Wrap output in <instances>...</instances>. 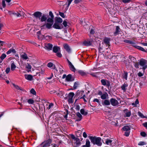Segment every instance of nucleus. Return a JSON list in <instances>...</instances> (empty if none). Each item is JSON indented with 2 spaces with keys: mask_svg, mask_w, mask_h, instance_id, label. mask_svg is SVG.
Here are the masks:
<instances>
[{
  "mask_svg": "<svg viewBox=\"0 0 147 147\" xmlns=\"http://www.w3.org/2000/svg\"><path fill=\"white\" fill-rule=\"evenodd\" d=\"M30 93L34 95L36 94V92L33 88H32L30 91Z\"/></svg>",
  "mask_w": 147,
  "mask_h": 147,
  "instance_id": "nucleus-48",
  "label": "nucleus"
},
{
  "mask_svg": "<svg viewBox=\"0 0 147 147\" xmlns=\"http://www.w3.org/2000/svg\"><path fill=\"white\" fill-rule=\"evenodd\" d=\"M75 140L76 141V144L78 146H79L81 144V142L80 140L78 138H76Z\"/></svg>",
  "mask_w": 147,
  "mask_h": 147,
  "instance_id": "nucleus-33",
  "label": "nucleus"
},
{
  "mask_svg": "<svg viewBox=\"0 0 147 147\" xmlns=\"http://www.w3.org/2000/svg\"><path fill=\"white\" fill-rule=\"evenodd\" d=\"M26 67L27 68L30 70L32 68V67L29 64H28V65L26 66Z\"/></svg>",
  "mask_w": 147,
  "mask_h": 147,
  "instance_id": "nucleus-59",
  "label": "nucleus"
},
{
  "mask_svg": "<svg viewBox=\"0 0 147 147\" xmlns=\"http://www.w3.org/2000/svg\"><path fill=\"white\" fill-rule=\"evenodd\" d=\"M10 71V68L9 67L7 68L5 70V72L6 74H8Z\"/></svg>",
  "mask_w": 147,
  "mask_h": 147,
  "instance_id": "nucleus-56",
  "label": "nucleus"
},
{
  "mask_svg": "<svg viewBox=\"0 0 147 147\" xmlns=\"http://www.w3.org/2000/svg\"><path fill=\"white\" fill-rule=\"evenodd\" d=\"M69 67L71 70L72 71L75 72L76 70V69L72 64L71 65H69Z\"/></svg>",
  "mask_w": 147,
  "mask_h": 147,
  "instance_id": "nucleus-37",
  "label": "nucleus"
},
{
  "mask_svg": "<svg viewBox=\"0 0 147 147\" xmlns=\"http://www.w3.org/2000/svg\"><path fill=\"white\" fill-rule=\"evenodd\" d=\"M49 15L50 16L51 18H54V16L52 11H50L49 12Z\"/></svg>",
  "mask_w": 147,
  "mask_h": 147,
  "instance_id": "nucleus-54",
  "label": "nucleus"
},
{
  "mask_svg": "<svg viewBox=\"0 0 147 147\" xmlns=\"http://www.w3.org/2000/svg\"><path fill=\"white\" fill-rule=\"evenodd\" d=\"M89 138L91 142L94 144H96L98 146H100L102 143L101 142V139L100 137L96 138L95 136H89Z\"/></svg>",
  "mask_w": 147,
  "mask_h": 147,
  "instance_id": "nucleus-1",
  "label": "nucleus"
},
{
  "mask_svg": "<svg viewBox=\"0 0 147 147\" xmlns=\"http://www.w3.org/2000/svg\"><path fill=\"white\" fill-rule=\"evenodd\" d=\"M28 102L30 104H33L34 102V100L31 99H28Z\"/></svg>",
  "mask_w": 147,
  "mask_h": 147,
  "instance_id": "nucleus-46",
  "label": "nucleus"
},
{
  "mask_svg": "<svg viewBox=\"0 0 147 147\" xmlns=\"http://www.w3.org/2000/svg\"><path fill=\"white\" fill-rule=\"evenodd\" d=\"M128 86V84L126 83H124L121 86V88L122 90H123L124 91H126V88Z\"/></svg>",
  "mask_w": 147,
  "mask_h": 147,
  "instance_id": "nucleus-23",
  "label": "nucleus"
},
{
  "mask_svg": "<svg viewBox=\"0 0 147 147\" xmlns=\"http://www.w3.org/2000/svg\"><path fill=\"white\" fill-rule=\"evenodd\" d=\"M138 75L139 77H141L143 76V74L140 72H139L138 73Z\"/></svg>",
  "mask_w": 147,
  "mask_h": 147,
  "instance_id": "nucleus-64",
  "label": "nucleus"
},
{
  "mask_svg": "<svg viewBox=\"0 0 147 147\" xmlns=\"http://www.w3.org/2000/svg\"><path fill=\"white\" fill-rule=\"evenodd\" d=\"M92 44V41H84L83 42V44L84 46H90Z\"/></svg>",
  "mask_w": 147,
  "mask_h": 147,
  "instance_id": "nucleus-12",
  "label": "nucleus"
},
{
  "mask_svg": "<svg viewBox=\"0 0 147 147\" xmlns=\"http://www.w3.org/2000/svg\"><path fill=\"white\" fill-rule=\"evenodd\" d=\"M56 55L59 57H61L62 56V55L59 52H58L57 53Z\"/></svg>",
  "mask_w": 147,
  "mask_h": 147,
  "instance_id": "nucleus-53",
  "label": "nucleus"
},
{
  "mask_svg": "<svg viewBox=\"0 0 147 147\" xmlns=\"http://www.w3.org/2000/svg\"><path fill=\"white\" fill-rule=\"evenodd\" d=\"M129 59L131 60L132 61H133V62H134L135 61V59L134 57H133L132 56H130L129 57Z\"/></svg>",
  "mask_w": 147,
  "mask_h": 147,
  "instance_id": "nucleus-47",
  "label": "nucleus"
},
{
  "mask_svg": "<svg viewBox=\"0 0 147 147\" xmlns=\"http://www.w3.org/2000/svg\"><path fill=\"white\" fill-rule=\"evenodd\" d=\"M13 86L15 88H16V89L17 90H22V89L20 88L19 87V86L17 85H16L14 84H13Z\"/></svg>",
  "mask_w": 147,
  "mask_h": 147,
  "instance_id": "nucleus-39",
  "label": "nucleus"
},
{
  "mask_svg": "<svg viewBox=\"0 0 147 147\" xmlns=\"http://www.w3.org/2000/svg\"><path fill=\"white\" fill-rule=\"evenodd\" d=\"M70 136L71 137V138L73 140H75L77 138L75 137V136L73 135V134H71L70 135Z\"/></svg>",
  "mask_w": 147,
  "mask_h": 147,
  "instance_id": "nucleus-62",
  "label": "nucleus"
},
{
  "mask_svg": "<svg viewBox=\"0 0 147 147\" xmlns=\"http://www.w3.org/2000/svg\"><path fill=\"white\" fill-rule=\"evenodd\" d=\"M47 66L49 67H51L53 69H55V65L49 62L47 65Z\"/></svg>",
  "mask_w": 147,
  "mask_h": 147,
  "instance_id": "nucleus-25",
  "label": "nucleus"
},
{
  "mask_svg": "<svg viewBox=\"0 0 147 147\" xmlns=\"http://www.w3.org/2000/svg\"><path fill=\"white\" fill-rule=\"evenodd\" d=\"M63 22L62 19L60 17L56 18L55 22L57 23L60 24L62 23Z\"/></svg>",
  "mask_w": 147,
  "mask_h": 147,
  "instance_id": "nucleus-18",
  "label": "nucleus"
},
{
  "mask_svg": "<svg viewBox=\"0 0 147 147\" xmlns=\"http://www.w3.org/2000/svg\"><path fill=\"white\" fill-rule=\"evenodd\" d=\"M16 52V51L14 49H11L7 52L6 53L8 55L11 53H15Z\"/></svg>",
  "mask_w": 147,
  "mask_h": 147,
  "instance_id": "nucleus-29",
  "label": "nucleus"
},
{
  "mask_svg": "<svg viewBox=\"0 0 147 147\" xmlns=\"http://www.w3.org/2000/svg\"><path fill=\"white\" fill-rule=\"evenodd\" d=\"M120 32V29L119 26H116L115 31L114 32V36H116L119 34V33Z\"/></svg>",
  "mask_w": 147,
  "mask_h": 147,
  "instance_id": "nucleus-20",
  "label": "nucleus"
},
{
  "mask_svg": "<svg viewBox=\"0 0 147 147\" xmlns=\"http://www.w3.org/2000/svg\"><path fill=\"white\" fill-rule=\"evenodd\" d=\"M64 48L69 53H70L71 52V49L70 48L69 46L67 44H65L64 45Z\"/></svg>",
  "mask_w": 147,
  "mask_h": 147,
  "instance_id": "nucleus-19",
  "label": "nucleus"
},
{
  "mask_svg": "<svg viewBox=\"0 0 147 147\" xmlns=\"http://www.w3.org/2000/svg\"><path fill=\"white\" fill-rule=\"evenodd\" d=\"M127 74L128 73L127 72H126L125 71H124V74L123 75V78H125L126 79V80H127Z\"/></svg>",
  "mask_w": 147,
  "mask_h": 147,
  "instance_id": "nucleus-35",
  "label": "nucleus"
},
{
  "mask_svg": "<svg viewBox=\"0 0 147 147\" xmlns=\"http://www.w3.org/2000/svg\"><path fill=\"white\" fill-rule=\"evenodd\" d=\"M25 77L26 79L30 81H31L33 80V76L31 75H25Z\"/></svg>",
  "mask_w": 147,
  "mask_h": 147,
  "instance_id": "nucleus-14",
  "label": "nucleus"
},
{
  "mask_svg": "<svg viewBox=\"0 0 147 147\" xmlns=\"http://www.w3.org/2000/svg\"><path fill=\"white\" fill-rule=\"evenodd\" d=\"M140 134L141 136H142L143 137H145L146 136V134L144 131H143V132H141L140 133Z\"/></svg>",
  "mask_w": 147,
  "mask_h": 147,
  "instance_id": "nucleus-45",
  "label": "nucleus"
},
{
  "mask_svg": "<svg viewBox=\"0 0 147 147\" xmlns=\"http://www.w3.org/2000/svg\"><path fill=\"white\" fill-rule=\"evenodd\" d=\"M67 24V22L65 20H64L63 21V25H64V27H65L67 28V27H69V26Z\"/></svg>",
  "mask_w": 147,
  "mask_h": 147,
  "instance_id": "nucleus-42",
  "label": "nucleus"
},
{
  "mask_svg": "<svg viewBox=\"0 0 147 147\" xmlns=\"http://www.w3.org/2000/svg\"><path fill=\"white\" fill-rule=\"evenodd\" d=\"M66 114L64 116V118H65L66 119H67V116L68 114V111L67 110H66Z\"/></svg>",
  "mask_w": 147,
  "mask_h": 147,
  "instance_id": "nucleus-60",
  "label": "nucleus"
},
{
  "mask_svg": "<svg viewBox=\"0 0 147 147\" xmlns=\"http://www.w3.org/2000/svg\"><path fill=\"white\" fill-rule=\"evenodd\" d=\"M147 63V61L142 59L140 61V65L141 66H143L142 69L144 70L147 68V65L146 64Z\"/></svg>",
  "mask_w": 147,
  "mask_h": 147,
  "instance_id": "nucleus-3",
  "label": "nucleus"
},
{
  "mask_svg": "<svg viewBox=\"0 0 147 147\" xmlns=\"http://www.w3.org/2000/svg\"><path fill=\"white\" fill-rule=\"evenodd\" d=\"M42 13L40 11H36L34 12L33 14L34 17L36 18H39L40 19V17L42 16Z\"/></svg>",
  "mask_w": 147,
  "mask_h": 147,
  "instance_id": "nucleus-7",
  "label": "nucleus"
},
{
  "mask_svg": "<svg viewBox=\"0 0 147 147\" xmlns=\"http://www.w3.org/2000/svg\"><path fill=\"white\" fill-rule=\"evenodd\" d=\"M13 14L14 15H16L18 17H20L22 16L21 14H20V13H19L18 12H17L16 13H13Z\"/></svg>",
  "mask_w": 147,
  "mask_h": 147,
  "instance_id": "nucleus-50",
  "label": "nucleus"
},
{
  "mask_svg": "<svg viewBox=\"0 0 147 147\" xmlns=\"http://www.w3.org/2000/svg\"><path fill=\"white\" fill-rule=\"evenodd\" d=\"M74 95L73 92H70L69 93L68 95L69 98H73V97Z\"/></svg>",
  "mask_w": 147,
  "mask_h": 147,
  "instance_id": "nucleus-38",
  "label": "nucleus"
},
{
  "mask_svg": "<svg viewBox=\"0 0 147 147\" xmlns=\"http://www.w3.org/2000/svg\"><path fill=\"white\" fill-rule=\"evenodd\" d=\"M146 144V143L144 142H140L138 144L139 145L142 146Z\"/></svg>",
  "mask_w": 147,
  "mask_h": 147,
  "instance_id": "nucleus-52",
  "label": "nucleus"
},
{
  "mask_svg": "<svg viewBox=\"0 0 147 147\" xmlns=\"http://www.w3.org/2000/svg\"><path fill=\"white\" fill-rule=\"evenodd\" d=\"M53 19L54 18H49L47 19V21L48 22V23L53 24Z\"/></svg>",
  "mask_w": 147,
  "mask_h": 147,
  "instance_id": "nucleus-34",
  "label": "nucleus"
},
{
  "mask_svg": "<svg viewBox=\"0 0 147 147\" xmlns=\"http://www.w3.org/2000/svg\"><path fill=\"white\" fill-rule=\"evenodd\" d=\"M59 24L55 22L54 24L53 25V28L58 29H61L63 28V26H62L61 27L59 25Z\"/></svg>",
  "mask_w": 147,
  "mask_h": 147,
  "instance_id": "nucleus-8",
  "label": "nucleus"
},
{
  "mask_svg": "<svg viewBox=\"0 0 147 147\" xmlns=\"http://www.w3.org/2000/svg\"><path fill=\"white\" fill-rule=\"evenodd\" d=\"M122 1L124 3H129L131 1V0H122Z\"/></svg>",
  "mask_w": 147,
  "mask_h": 147,
  "instance_id": "nucleus-57",
  "label": "nucleus"
},
{
  "mask_svg": "<svg viewBox=\"0 0 147 147\" xmlns=\"http://www.w3.org/2000/svg\"><path fill=\"white\" fill-rule=\"evenodd\" d=\"M110 101L111 105L113 106H116L119 104L118 101L115 98H111Z\"/></svg>",
  "mask_w": 147,
  "mask_h": 147,
  "instance_id": "nucleus-5",
  "label": "nucleus"
},
{
  "mask_svg": "<svg viewBox=\"0 0 147 147\" xmlns=\"http://www.w3.org/2000/svg\"><path fill=\"white\" fill-rule=\"evenodd\" d=\"M73 0H67V2H68V4L67 5V7H69L71 3L73 1Z\"/></svg>",
  "mask_w": 147,
  "mask_h": 147,
  "instance_id": "nucleus-55",
  "label": "nucleus"
},
{
  "mask_svg": "<svg viewBox=\"0 0 147 147\" xmlns=\"http://www.w3.org/2000/svg\"><path fill=\"white\" fill-rule=\"evenodd\" d=\"M124 42L125 43L131 44L133 46V45H135V43L134 42L132 41H130L129 40H124Z\"/></svg>",
  "mask_w": 147,
  "mask_h": 147,
  "instance_id": "nucleus-30",
  "label": "nucleus"
},
{
  "mask_svg": "<svg viewBox=\"0 0 147 147\" xmlns=\"http://www.w3.org/2000/svg\"><path fill=\"white\" fill-rule=\"evenodd\" d=\"M66 80L68 82L72 81L74 80V78H72L71 74H69L67 76Z\"/></svg>",
  "mask_w": 147,
  "mask_h": 147,
  "instance_id": "nucleus-10",
  "label": "nucleus"
},
{
  "mask_svg": "<svg viewBox=\"0 0 147 147\" xmlns=\"http://www.w3.org/2000/svg\"><path fill=\"white\" fill-rule=\"evenodd\" d=\"M90 142L88 139H86V145H83L82 147H90Z\"/></svg>",
  "mask_w": 147,
  "mask_h": 147,
  "instance_id": "nucleus-24",
  "label": "nucleus"
},
{
  "mask_svg": "<svg viewBox=\"0 0 147 147\" xmlns=\"http://www.w3.org/2000/svg\"><path fill=\"white\" fill-rule=\"evenodd\" d=\"M46 49L48 50H51L53 48V45L50 43H48L45 45Z\"/></svg>",
  "mask_w": 147,
  "mask_h": 147,
  "instance_id": "nucleus-16",
  "label": "nucleus"
},
{
  "mask_svg": "<svg viewBox=\"0 0 147 147\" xmlns=\"http://www.w3.org/2000/svg\"><path fill=\"white\" fill-rule=\"evenodd\" d=\"M101 82L102 85L106 86L107 87H109L110 86V82L109 80L102 79L101 80Z\"/></svg>",
  "mask_w": 147,
  "mask_h": 147,
  "instance_id": "nucleus-4",
  "label": "nucleus"
},
{
  "mask_svg": "<svg viewBox=\"0 0 147 147\" xmlns=\"http://www.w3.org/2000/svg\"><path fill=\"white\" fill-rule=\"evenodd\" d=\"M123 111L125 114L126 117H129L131 115V113L127 109H125L123 110Z\"/></svg>",
  "mask_w": 147,
  "mask_h": 147,
  "instance_id": "nucleus-11",
  "label": "nucleus"
},
{
  "mask_svg": "<svg viewBox=\"0 0 147 147\" xmlns=\"http://www.w3.org/2000/svg\"><path fill=\"white\" fill-rule=\"evenodd\" d=\"M11 69L12 71H14L15 70V69L16 67V66L15 65L14 62L13 61H11Z\"/></svg>",
  "mask_w": 147,
  "mask_h": 147,
  "instance_id": "nucleus-27",
  "label": "nucleus"
},
{
  "mask_svg": "<svg viewBox=\"0 0 147 147\" xmlns=\"http://www.w3.org/2000/svg\"><path fill=\"white\" fill-rule=\"evenodd\" d=\"M133 46L135 47L136 48L139 49V50H140V51H143V52H147V49H146L142 48V47H141L140 46H137V45H133Z\"/></svg>",
  "mask_w": 147,
  "mask_h": 147,
  "instance_id": "nucleus-9",
  "label": "nucleus"
},
{
  "mask_svg": "<svg viewBox=\"0 0 147 147\" xmlns=\"http://www.w3.org/2000/svg\"><path fill=\"white\" fill-rule=\"evenodd\" d=\"M47 18L46 17V15L45 14H43L41 16L40 19V21L41 22L45 21L47 20Z\"/></svg>",
  "mask_w": 147,
  "mask_h": 147,
  "instance_id": "nucleus-26",
  "label": "nucleus"
},
{
  "mask_svg": "<svg viewBox=\"0 0 147 147\" xmlns=\"http://www.w3.org/2000/svg\"><path fill=\"white\" fill-rule=\"evenodd\" d=\"M143 125L147 129V122H146L143 124Z\"/></svg>",
  "mask_w": 147,
  "mask_h": 147,
  "instance_id": "nucleus-63",
  "label": "nucleus"
},
{
  "mask_svg": "<svg viewBox=\"0 0 147 147\" xmlns=\"http://www.w3.org/2000/svg\"><path fill=\"white\" fill-rule=\"evenodd\" d=\"M105 143L108 145H110L112 147H116V142L109 139H107L106 140Z\"/></svg>",
  "mask_w": 147,
  "mask_h": 147,
  "instance_id": "nucleus-2",
  "label": "nucleus"
},
{
  "mask_svg": "<svg viewBox=\"0 0 147 147\" xmlns=\"http://www.w3.org/2000/svg\"><path fill=\"white\" fill-rule=\"evenodd\" d=\"M42 36H43L44 37V38H46L47 40H48V39L51 40L52 38V37L50 36H45H45L44 35H42Z\"/></svg>",
  "mask_w": 147,
  "mask_h": 147,
  "instance_id": "nucleus-49",
  "label": "nucleus"
},
{
  "mask_svg": "<svg viewBox=\"0 0 147 147\" xmlns=\"http://www.w3.org/2000/svg\"><path fill=\"white\" fill-rule=\"evenodd\" d=\"M82 0H75L74 2L75 4L78 3L82 1Z\"/></svg>",
  "mask_w": 147,
  "mask_h": 147,
  "instance_id": "nucleus-58",
  "label": "nucleus"
},
{
  "mask_svg": "<svg viewBox=\"0 0 147 147\" xmlns=\"http://www.w3.org/2000/svg\"><path fill=\"white\" fill-rule=\"evenodd\" d=\"M108 96V94L107 92H105L104 94L102 95L101 98L102 99H105L107 98V96Z\"/></svg>",
  "mask_w": 147,
  "mask_h": 147,
  "instance_id": "nucleus-31",
  "label": "nucleus"
},
{
  "mask_svg": "<svg viewBox=\"0 0 147 147\" xmlns=\"http://www.w3.org/2000/svg\"><path fill=\"white\" fill-rule=\"evenodd\" d=\"M131 127L130 125H125L122 128V129L124 131H127L130 130Z\"/></svg>",
  "mask_w": 147,
  "mask_h": 147,
  "instance_id": "nucleus-21",
  "label": "nucleus"
},
{
  "mask_svg": "<svg viewBox=\"0 0 147 147\" xmlns=\"http://www.w3.org/2000/svg\"><path fill=\"white\" fill-rule=\"evenodd\" d=\"M60 48L57 46H54L53 48V51L55 53H57L58 52H60Z\"/></svg>",
  "mask_w": 147,
  "mask_h": 147,
  "instance_id": "nucleus-17",
  "label": "nucleus"
},
{
  "mask_svg": "<svg viewBox=\"0 0 147 147\" xmlns=\"http://www.w3.org/2000/svg\"><path fill=\"white\" fill-rule=\"evenodd\" d=\"M53 24L51 23H47L43 25L41 27V29L44 28L45 26L48 29H50L52 27V26L53 25Z\"/></svg>",
  "mask_w": 147,
  "mask_h": 147,
  "instance_id": "nucleus-6",
  "label": "nucleus"
},
{
  "mask_svg": "<svg viewBox=\"0 0 147 147\" xmlns=\"http://www.w3.org/2000/svg\"><path fill=\"white\" fill-rule=\"evenodd\" d=\"M78 72L80 75L82 76H85L86 75V73L82 70H79L78 71Z\"/></svg>",
  "mask_w": 147,
  "mask_h": 147,
  "instance_id": "nucleus-36",
  "label": "nucleus"
},
{
  "mask_svg": "<svg viewBox=\"0 0 147 147\" xmlns=\"http://www.w3.org/2000/svg\"><path fill=\"white\" fill-rule=\"evenodd\" d=\"M110 39L108 38H105L104 39V43L108 47L110 46Z\"/></svg>",
  "mask_w": 147,
  "mask_h": 147,
  "instance_id": "nucleus-15",
  "label": "nucleus"
},
{
  "mask_svg": "<svg viewBox=\"0 0 147 147\" xmlns=\"http://www.w3.org/2000/svg\"><path fill=\"white\" fill-rule=\"evenodd\" d=\"M80 112L83 115H87L88 113L87 111H85L84 109H82L80 110Z\"/></svg>",
  "mask_w": 147,
  "mask_h": 147,
  "instance_id": "nucleus-32",
  "label": "nucleus"
},
{
  "mask_svg": "<svg viewBox=\"0 0 147 147\" xmlns=\"http://www.w3.org/2000/svg\"><path fill=\"white\" fill-rule=\"evenodd\" d=\"M2 5L3 7H5L6 5L5 4V0H3L2 1Z\"/></svg>",
  "mask_w": 147,
  "mask_h": 147,
  "instance_id": "nucleus-61",
  "label": "nucleus"
},
{
  "mask_svg": "<svg viewBox=\"0 0 147 147\" xmlns=\"http://www.w3.org/2000/svg\"><path fill=\"white\" fill-rule=\"evenodd\" d=\"M20 57L22 58L25 60H26L28 59L26 54L25 53L21 55Z\"/></svg>",
  "mask_w": 147,
  "mask_h": 147,
  "instance_id": "nucleus-28",
  "label": "nucleus"
},
{
  "mask_svg": "<svg viewBox=\"0 0 147 147\" xmlns=\"http://www.w3.org/2000/svg\"><path fill=\"white\" fill-rule=\"evenodd\" d=\"M102 104L103 105L108 106L110 105V102L108 100H105Z\"/></svg>",
  "mask_w": 147,
  "mask_h": 147,
  "instance_id": "nucleus-22",
  "label": "nucleus"
},
{
  "mask_svg": "<svg viewBox=\"0 0 147 147\" xmlns=\"http://www.w3.org/2000/svg\"><path fill=\"white\" fill-rule=\"evenodd\" d=\"M139 104V101L138 99H137L134 102H133L132 103L133 105H135L136 106V105Z\"/></svg>",
  "mask_w": 147,
  "mask_h": 147,
  "instance_id": "nucleus-43",
  "label": "nucleus"
},
{
  "mask_svg": "<svg viewBox=\"0 0 147 147\" xmlns=\"http://www.w3.org/2000/svg\"><path fill=\"white\" fill-rule=\"evenodd\" d=\"M6 57V55L5 54L3 53L2 54L0 57V58L1 60H3Z\"/></svg>",
  "mask_w": 147,
  "mask_h": 147,
  "instance_id": "nucleus-41",
  "label": "nucleus"
},
{
  "mask_svg": "<svg viewBox=\"0 0 147 147\" xmlns=\"http://www.w3.org/2000/svg\"><path fill=\"white\" fill-rule=\"evenodd\" d=\"M138 115L142 118H144V117H145V116L143 115V114L140 112H138Z\"/></svg>",
  "mask_w": 147,
  "mask_h": 147,
  "instance_id": "nucleus-44",
  "label": "nucleus"
},
{
  "mask_svg": "<svg viewBox=\"0 0 147 147\" xmlns=\"http://www.w3.org/2000/svg\"><path fill=\"white\" fill-rule=\"evenodd\" d=\"M76 115L77 117L78 118H77L76 121H79L81 120L82 119V116L79 112H78L76 114Z\"/></svg>",
  "mask_w": 147,
  "mask_h": 147,
  "instance_id": "nucleus-13",
  "label": "nucleus"
},
{
  "mask_svg": "<svg viewBox=\"0 0 147 147\" xmlns=\"http://www.w3.org/2000/svg\"><path fill=\"white\" fill-rule=\"evenodd\" d=\"M79 84L78 82H75L74 84L73 88L74 89H76L78 87Z\"/></svg>",
  "mask_w": 147,
  "mask_h": 147,
  "instance_id": "nucleus-40",
  "label": "nucleus"
},
{
  "mask_svg": "<svg viewBox=\"0 0 147 147\" xmlns=\"http://www.w3.org/2000/svg\"><path fill=\"white\" fill-rule=\"evenodd\" d=\"M59 15L63 18H64L65 17V16L63 13L61 12H59Z\"/></svg>",
  "mask_w": 147,
  "mask_h": 147,
  "instance_id": "nucleus-51",
  "label": "nucleus"
}]
</instances>
